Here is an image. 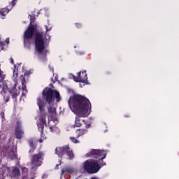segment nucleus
<instances>
[{"label":"nucleus","instance_id":"39","mask_svg":"<svg viewBox=\"0 0 179 179\" xmlns=\"http://www.w3.org/2000/svg\"><path fill=\"white\" fill-rule=\"evenodd\" d=\"M85 127H86V128H87V129L90 128V123H89V124H86V126H85Z\"/></svg>","mask_w":179,"mask_h":179},{"label":"nucleus","instance_id":"24","mask_svg":"<svg viewBox=\"0 0 179 179\" xmlns=\"http://www.w3.org/2000/svg\"><path fill=\"white\" fill-rule=\"evenodd\" d=\"M70 141H71L73 143H79V140L76 139L75 137H70Z\"/></svg>","mask_w":179,"mask_h":179},{"label":"nucleus","instance_id":"21","mask_svg":"<svg viewBox=\"0 0 179 179\" xmlns=\"http://www.w3.org/2000/svg\"><path fill=\"white\" fill-rule=\"evenodd\" d=\"M48 113L50 115H55V108L52 106L48 108Z\"/></svg>","mask_w":179,"mask_h":179},{"label":"nucleus","instance_id":"20","mask_svg":"<svg viewBox=\"0 0 179 179\" xmlns=\"http://www.w3.org/2000/svg\"><path fill=\"white\" fill-rule=\"evenodd\" d=\"M29 145L30 146L29 153H33L34 152V143L33 142V140H30L29 141Z\"/></svg>","mask_w":179,"mask_h":179},{"label":"nucleus","instance_id":"28","mask_svg":"<svg viewBox=\"0 0 179 179\" xmlns=\"http://www.w3.org/2000/svg\"><path fill=\"white\" fill-rule=\"evenodd\" d=\"M55 129H57V127H50V132H54L55 131Z\"/></svg>","mask_w":179,"mask_h":179},{"label":"nucleus","instance_id":"4","mask_svg":"<svg viewBox=\"0 0 179 179\" xmlns=\"http://www.w3.org/2000/svg\"><path fill=\"white\" fill-rule=\"evenodd\" d=\"M30 17V25L24 32V45L26 48L30 49V45L31 44V38H33V36H34V33L37 31V26L31 24V23H34V20H36V16L29 15Z\"/></svg>","mask_w":179,"mask_h":179},{"label":"nucleus","instance_id":"41","mask_svg":"<svg viewBox=\"0 0 179 179\" xmlns=\"http://www.w3.org/2000/svg\"><path fill=\"white\" fill-rule=\"evenodd\" d=\"M44 140H43V138H41V139H39V143H43V141Z\"/></svg>","mask_w":179,"mask_h":179},{"label":"nucleus","instance_id":"1","mask_svg":"<svg viewBox=\"0 0 179 179\" xmlns=\"http://www.w3.org/2000/svg\"><path fill=\"white\" fill-rule=\"evenodd\" d=\"M55 99L57 101H61L59 92L50 87H45L42 92V98L38 97L36 99L37 106L39 108V121L37 125L41 136L44 135V126L47 127V122L45 120L47 112H45V109L44 108L45 107V103L51 104V103H54Z\"/></svg>","mask_w":179,"mask_h":179},{"label":"nucleus","instance_id":"45","mask_svg":"<svg viewBox=\"0 0 179 179\" xmlns=\"http://www.w3.org/2000/svg\"><path fill=\"white\" fill-rule=\"evenodd\" d=\"M90 120H91V121H92V120H93V118H92V117H91V118H90Z\"/></svg>","mask_w":179,"mask_h":179},{"label":"nucleus","instance_id":"14","mask_svg":"<svg viewBox=\"0 0 179 179\" xmlns=\"http://www.w3.org/2000/svg\"><path fill=\"white\" fill-rule=\"evenodd\" d=\"M0 89H1V91L0 92L1 94H3L5 91L8 89V85L3 79H0Z\"/></svg>","mask_w":179,"mask_h":179},{"label":"nucleus","instance_id":"36","mask_svg":"<svg viewBox=\"0 0 179 179\" xmlns=\"http://www.w3.org/2000/svg\"><path fill=\"white\" fill-rule=\"evenodd\" d=\"M48 177V176L45 173H44L43 176H42V178H47Z\"/></svg>","mask_w":179,"mask_h":179},{"label":"nucleus","instance_id":"15","mask_svg":"<svg viewBox=\"0 0 179 179\" xmlns=\"http://www.w3.org/2000/svg\"><path fill=\"white\" fill-rule=\"evenodd\" d=\"M66 154L67 155L69 160H72V159L75 157L73 151L71 150V148H69V145L67 146V149L66 150Z\"/></svg>","mask_w":179,"mask_h":179},{"label":"nucleus","instance_id":"44","mask_svg":"<svg viewBox=\"0 0 179 179\" xmlns=\"http://www.w3.org/2000/svg\"><path fill=\"white\" fill-rule=\"evenodd\" d=\"M0 72H2V70L1 69V64H0Z\"/></svg>","mask_w":179,"mask_h":179},{"label":"nucleus","instance_id":"23","mask_svg":"<svg viewBox=\"0 0 179 179\" xmlns=\"http://www.w3.org/2000/svg\"><path fill=\"white\" fill-rule=\"evenodd\" d=\"M1 174H3L4 176H8L9 174V168H3L1 169Z\"/></svg>","mask_w":179,"mask_h":179},{"label":"nucleus","instance_id":"26","mask_svg":"<svg viewBox=\"0 0 179 179\" xmlns=\"http://www.w3.org/2000/svg\"><path fill=\"white\" fill-rule=\"evenodd\" d=\"M14 70H13V76H15V75L16 76H17V71H16V65L14 64Z\"/></svg>","mask_w":179,"mask_h":179},{"label":"nucleus","instance_id":"38","mask_svg":"<svg viewBox=\"0 0 179 179\" xmlns=\"http://www.w3.org/2000/svg\"><path fill=\"white\" fill-rule=\"evenodd\" d=\"M125 118H129L131 117V115H124Z\"/></svg>","mask_w":179,"mask_h":179},{"label":"nucleus","instance_id":"29","mask_svg":"<svg viewBox=\"0 0 179 179\" xmlns=\"http://www.w3.org/2000/svg\"><path fill=\"white\" fill-rule=\"evenodd\" d=\"M5 46V43L0 41V47L1 50H3V47Z\"/></svg>","mask_w":179,"mask_h":179},{"label":"nucleus","instance_id":"8","mask_svg":"<svg viewBox=\"0 0 179 179\" xmlns=\"http://www.w3.org/2000/svg\"><path fill=\"white\" fill-rule=\"evenodd\" d=\"M14 134L16 139H22L23 135H24V131L22 127V123L19 121L16 122Z\"/></svg>","mask_w":179,"mask_h":179},{"label":"nucleus","instance_id":"33","mask_svg":"<svg viewBox=\"0 0 179 179\" xmlns=\"http://www.w3.org/2000/svg\"><path fill=\"white\" fill-rule=\"evenodd\" d=\"M24 76H30V71H27L24 73Z\"/></svg>","mask_w":179,"mask_h":179},{"label":"nucleus","instance_id":"11","mask_svg":"<svg viewBox=\"0 0 179 179\" xmlns=\"http://www.w3.org/2000/svg\"><path fill=\"white\" fill-rule=\"evenodd\" d=\"M11 10H12V6H9V5L6 8L0 9V16L1 19H5L6 15H8Z\"/></svg>","mask_w":179,"mask_h":179},{"label":"nucleus","instance_id":"19","mask_svg":"<svg viewBox=\"0 0 179 179\" xmlns=\"http://www.w3.org/2000/svg\"><path fill=\"white\" fill-rule=\"evenodd\" d=\"M22 176V179H29V171H27V169H23Z\"/></svg>","mask_w":179,"mask_h":179},{"label":"nucleus","instance_id":"34","mask_svg":"<svg viewBox=\"0 0 179 179\" xmlns=\"http://www.w3.org/2000/svg\"><path fill=\"white\" fill-rule=\"evenodd\" d=\"M3 173H0V179H5V178L3 177Z\"/></svg>","mask_w":179,"mask_h":179},{"label":"nucleus","instance_id":"30","mask_svg":"<svg viewBox=\"0 0 179 179\" xmlns=\"http://www.w3.org/2000/svg\"><path fill=\"white\" fill-rule=\"evenodd\" d=\"M6 103H8V101H9V99H10V96H3Z\"/></svg>","mask_w":179,"mask_h":179},{"label":"nucleus","instance_id":"16","mask_svg":"<svg viewBox=\"0 0 179 179\" xmlns=\"http://www.w3.org/2000/svg\"><path fill=\"white\" fill-rule=\"evenodd\" d=\"M83 169L88 174H90V159H87L84 162Z\"/></svg>","mask_w":179,"mask_h":179},{"label":"nucleus","instance_id":"40","mask_svg":"<svg viewBox=\"0 0 179 179\" xmlns=\"http://www.w3.org/2000/svg\"><path fill=\"white\" fill-rule=\"evenodd\" d=\"M90 156V152H88L85 155V157H89Z\"/></svg>","mask_w":179,"mask_h":179},{"label":"nucleus","instance_id":"17","mask_svg":"<svg viewBox=\"0 0 179 179\" xmlns=\"http://www.w3.org/2000/svg\"><path fill=\"white\" fill-rule=\"evenodd\" d=\"M12 174L14 176V177H19L20 176V170L19 169V168H13Z\"/></svg>","mask_w":179,"mask_h":179},{"label":"nucleus","instance_id":"7","mask_svg":"<svg viewBox=\"0 0 179 179\" xmlns=\"http://www.w3.org/2000/svg\"><path fill=\"white\" fill-rule=\"evenodd\" d=\"M74 82L85 83L87 80V73L86 71H80L77 73V76L72 75Z\"/></svg>","mask_w":179,"mask_h":179},{"label":"nucleus","instance_id":"3","mask_svg":"<svg viewBox=\"0 0 179 179\" xmlns=\"http://www.w3.org/2000/svg\"><path fill=\"white\" fill-rule=\"evenodd\" d=\"M90 156H92L94 159L99 158V162H90V174H96V173H99L102 167L107 165V164L103 161L107 157L106 150L92 149L90 151Z\"/></svg>","mask_w":179,"mask_h":179},{"label":"nucleus","instance_id":"13","mask_svg":"<svg viewBox=\"0 0 179 179\" xmlns=\"http://www.w3.org/2000/svg\"><path fill=\"white\" fill-rule=\"evenodd\" d=\"M65 173H69V174H73L75 173V170L72 167H65L61 170V177L65 174Z\"/></svg>","mask_w":179,"mask_h":179},{"label":"nucleus","instance_id":"18","mask_svg":"<svg viewBox=\"0 0 179 179\" xmlns=\"http://www.w3.org/2000/svg\"><path fill=\"white\" fill-rule=\"evenodd\" d=\"M87 132H89V131L86 130V129H78L77 130V134H78V138H79V136H82V135H85V134H87Z\"/></svg>","mask_w":179,"mask_h":179},{"label":"nucleus","instance_id":"12","mask_svg":"<svg viewBox=\"0 0 179 179\" xmlns=\"http://www.w3.org/2000/svg\"><path fill=\"white\" fill-rule=\"evenodd\" d=\"M7 157L8 159H10V160H15L16 159V152L13 149H9L7 150Z\"/></svg>","mask_w":179,"mask_h":179},{"label":"nucleus","instance_id":"37","mask_svg":"<svg viewBox=\"0 0 179 179\" xmlns=\"http://www.w3.org/2000/svg\"><path fill=\"white\" fill-rule=\"evenodd\" d=\"M10 60V64H15V62L13 61V58L11 57Z\"/></svg>","mask_w":179,"mask_h":179},{"label":"nucleus","instance_id":"9","mask_svg":"<svg viewBox=\"0 0 179 179\" xmlns=\"http://www.w3.org/2000/svg\"><path fill=\"white\" fill-rule=\"evenodd\" d=\"M9 93H10L13 100L17 101V96H19L20 92L16 89V85H14L13 88L9 90Z\"/></svg>","mask_w":179,"mask_h":179},{"label":"nucleus","instance_id":"42","mask_svg":"<svg viewBox=\"0 0 179 179\" xmlns=\"http://www.w3.org/2000/svg\"><path fill=\"white\" fill-rule=\"evenodd\" d=\"M2 73H3V71H0V78L2 76Z\"/></svg>","mask_w":179,"mask_h":179},{"label":"nucleus","instance_id":"25","mask_svg":"<svg viewBox=\"0 0 179 179\" xmlns=\"http://www.w3.org/2000/svg\"><path fill=\"white\" fill-rule=\"evenodd\" d=\"M16 5V0H13L10 4L9 6H11V8H13V6H15Z\"/></svg>","mask_w":179,"mask_h":179},{"label":"nucleus","instance_id":"10","mask_svg":"<svg viewBox=\"0 0 179 179\" xmlns=\"http://www.w3.org/2000/svg\"><path fill=\"white\" fill-rule=\"evenodd\" d=\"M66 149H68V145H64L63 147H57L55 148V153L59 156V157H62L64 153L66 152Z\"/></svg>","mask_w":179,"mask_h":179},{"label":"nucleus","instance_id":"27","mask_svg":"<svg viewBox=\"0 0 179 179\" xmlns=\"http://www.w3.org/2000/svg\"><path fill=\"white\" fill-rule=\"evenodd\" d=\"M75 26H76V27H77V29H81L82 24H80V23H76Z\"/></svg>","mask_w":179,"mask_h":179},{"label":"nucleus","instance_id":"31","mask_svg":"<svg viewBox=\"0 0 179 179\" xmlns=\"http://www.w3.org/2000/svg\"><path fill=\"white\" fill-rule=\"evenodd\" d=\"M45 29H46V34L48 33V31H50V30H51V28H48L47 25H45Z\"/></svg>","mask_w":179,"mask_h":179},{"label":"nucleus","instance_id":"2","mask_svg":"<svg viewBox=\"0 0 179 179\" xmlns=\"http://www.w3.org/2000/svg\"><path fill=\"white\" fill-rule=\"evenodd\" d=\"M89 103L90 101L85 96L80 94H74L71 99L69 100V105L72 111L75 114H78V117H76L75 127L80 128L82 123H80V118L79 117H87L89 113Z\"/></svg>","mask_w":179,"mask_h":179},{"label":"nucleus","instance_id":"43","mask_svg":"<svg viewBox=\"0 0 179 179\" xmlns=\"http://www.w3.org/2000/svg\"><path fill=\"white\" fill-rule=\"evenodd\" d=\"M6 43H9V38L6 39Z\"/></svg>","mask_w":179,"mask_h":179},{"label":"nucleus","instance_id":"22","mask_svg":"<svg viewBox=\"0 0 179 179\" xmlns=\"http://www.w3.org/2000/svg\"><path fill=\"white\" fill-rule=\"evenodd\" d=\"M21 80H22V90H26V92H27V90H26V79H24V77H23V76H21Z\"/></svg>","mask_w":179,"mask_h":179},{"label":"nucleus","instance_id":"5","mask_svg":"<svg viewBox=\"0 0 179 179\" xmlns=\"http://www.w3.org/2000/svg\"><path fill=\"white\" fill-rule=\"evenodd\" d=\"M35 50L38 54H43L45 50V44L44 38H43V32L35 33Z\"/></svg>","mask_w":179,"mask_h":179},{"label":"nucleus","instance_id":"6","mask_svg":"<svg viewBox=\"0 0 179 179\" xmlns=\"http://www.w3.org/2000/svg\"><path fill=\"white\" fill-rule=\"evenodd\" d=\"M44 156L45 155L43 152H39L38 154H34L31 156V166L32 170H37L38 167L43 166Z\"/></svg>","mask_w":179,"mask_h":179},{"label":"nucleus","instance_id":"35","mask_svg":"<svg viewBox=\"0 0 179 179\" xmlns=\"http://www.w3.org/2000/svg\"><path fill=\"white\" fill-rule=\"evenodd\" d=\"M0 115L2 118H5V113H1Z\"/></svg>","mask_w":179,"mask_h":179},{"label":"nucleus","instance_id":"32","mask_svg":"<svg viewBox=\"0 0 179 179\" xmlns=\"http://www.w3.org/2000/svg\"><path fill=\"white\" fill-rule=\"evenodd\" d=\"M59 164H56V166H55V169H56L57 170H58V167H59V166H61V159L59 160Z\"/></svg>","mask_w":179,"mask_h":179}]
</instances>
